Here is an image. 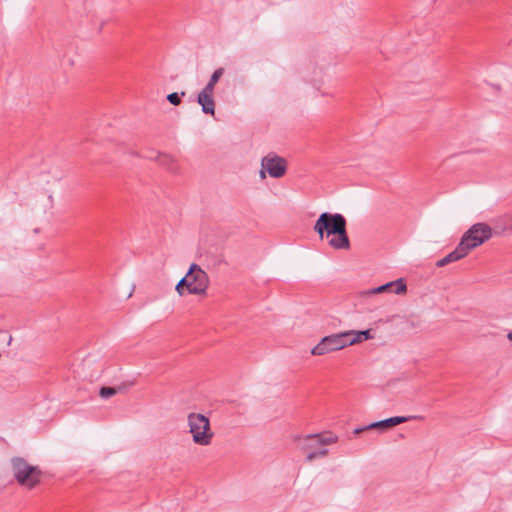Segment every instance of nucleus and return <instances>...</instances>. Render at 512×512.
<instances>
[{
  "instance_id": "6ab92c4d",
  "label": "nucleus",
  "mask_w": 512,
  "mask_h": 512,
  "mask_svg": "<svg viewBox=\"0 0 512 512\" xmlns=\"http://www.w3.org/2000/svg\"><path fill=\"white\" fill-rule=\"evenodd\" d=\"M177 284L185 287L188 290L189 279H187V274L183 278H181Z\"/></svg>"
},
{
  "instance_id": "2eb2a0df",
  "label": "nucleus",
  "mask_w": 512,
  "mask_h": 512,
  "mask_svg": "<svg viewBox=\"0 0 512 512\" xmlns=\"http://www.w3.org/2000/svg\"><path fill=\"white\" fill-rule=\"evenodd\" d=\"M223 74H224V68H222V67L217 68L211 75V77H210L208 83L205 85L204 89H206L207 91L209 90L211 92H214L215 85L217 84L219 79L223 76Z\"/></svg>"
},
{
  "instance_id": "dca6fc26",
  "label": "nucleus",
  "mask_w": 512,
  "mask_h": 512,
  "mask_svg": "<svg viewBox=\"0 0 512 512\" xmlns=\"http://www.w3.org/2000/svg\"><path fill=\"white\" fill-rule=\"evenodd\" d=\"M319 447H315L313 449H304L308 451L306 460L308 462H312L317 458L325 457L328 454V450L326 448L318 449Z\"/></svg>"
},
{
  "instance_id": "f03ea898",
  "label": "nucleus",
  "mask_w": 512,
  "mask_h": 512,
  "mask_svg": "<svg viewBox=\"0 0 512 512\" xmlns=\"http://www.w3.org/2000/svg\"><path fill=\"white\" fill-rule=\"evenodd\" d=\"M187 425L195 444L200 446H208L211 444L214 433L211 430L208 417L201 413H189L187 416Z\"/></svg>"
},
{
  "instance_id": "39448f33",
  "label": "nucleus",
  "mask_w": 512,
  "mask_h": 512,
  "mask_svg": "<svg viewBox=\"0 0 512 512\" xmlns=\"http://www.w3.org/2000/svg\"><path fill=\"white\" fill-rule=\"evenodd\" d=\"M492 236V229L486 223H476L464 233L460 242L469 253L472 249L480 246Z\"/></svg>"
},
{
  "instance_id": "f8f14e48",
  "label": "nucleus",
  "mask_w": 512,
  "mask_h": 512,
  "mask_svg": "<svg viewBox=\"0 0 512 512\" xmlns=\"http://www.w3.org/2000/svg\"><path fill=\"white\" fill-rule=\"evenodd\" d=\"M468 254L465 247L462 245L461 242L457 245V247L450 252L448 255L443 257L442 259L438 260L436 262L437 267H444L452 262H456L462 258H464Z\"/></svg>"
},
{
  "instance_id": "6e6552de",
  "label": "nucleus",
  "mask_w": 512,
  "mask_h": 512,
  "mask_svg": "<svg viewBox=\"0 0 512 512\" xmlns=\"http://www.w3.org/2000/svg\"><path fill=\"white\" fill-rule=\"evenodd\" d=\"M338 437L330 432L324 434H309L305 437L302 449H313L337 442Z\"/></svg>"
},
{
  "instance_id": "aec40b11",
  "label": "nucleus",
  "mask_w": 512,
  "mask_h": 512,
  "mask_svg": "<svg viewBox=\"0 0 512 512\" xmlns=\"http://www.w3.org/2000/svg\"><path fill=\"white\" fill-rule=\"evenodd\" d=\"M160 161H161V163L163 165H167L170 162L172 163L174 160H173V158L171 156L163 155V156H161V160Z\"/></svg>"
},
{
  "instance_id": "1a4fd4ad",
  "label": "nucleus",
  "mask_w": 512,
  "mask_h": 512,
  "mask_svg": "<svg viewBox=\"0 0 512 512\" xmlns=\"http://www.w3.org/2000/svg\"><path fill=\"white\" fill-rule=\"evenodd\" d=\"M407 290V286L402 278L388 282L384 285L378 286L376 288L369 289L365 291L366 295H375L380 293H395L397 295H401L405 293Z\"/></svg>"
},
{
  "instance_id": "a211bd4d",
  "label": "nucleus",
  "mask_w": 512,
  "mask_h": 512,
  "mask_svg": "<svg viewBox=\"0 0 512 512\" xmlns=\"http://www.w3.org/2000/svg\"><path fill=\"white\" fill-rule=\"evenodd\" d=\"M186 92L182 91L180 94L173 92L167 95V100L170 104L178 106L181 104V96H185Z\"/></svg>"
},
{
  "instance_id": "20e7f679",
  "label": "nucleus",
  "mask_w": 512,
  "mask_h": 512,
  "mask_svg": "<svg viewBox=\"0 0 512 512\" xmlns=\"http://www.w3.org/2000/svg\"><path fill=\"white\" fill-rule=\"evenodd\" d=\"M350 346L347 332L334 333L323 337L320 342L311 349L314 356H322L334 351L342 350Z\"/></svg>"
},
{
  "instance_id": "423d86ee",
  "label": "nucleus",
  "mask_w": 512,
  "mask_h": 512,
  "mask_svg": "<svg viewBox=\"0 0 512 512\" xmlns=\"http://www.w3.org/2000/svg\"><path fill=\"white\" fill-rule=\"evenodd\" d=\"M189 279L188 294L204 296L210 284L208 274L196 263H192L187 271Z\"/></svg>"
},
{
  "instance_id": "f257e3e1",
  "label": "nucleus",
  "mask_w": 512,
  "mask_h": 512,
  "mask_svg": "<svg viewBox=\"0 0 512 512\" xmlns=\"http://www.w3.org/2000/svg\"><path fill=\"white\" fill-rule=\"evenodd\" d=\"M346 218L340 213L323 212L314 224V231L320 239L329 238L328 244L336 250L349 249L350 241L347 234Z\"/></svg>"
},
{
  "instance_id": "b1692460",
  "label": "nucleus",
  "mask_w": 512,
  "mask_h": 512,
  "mask_svg": "<svg viewBox=\"0 0 512 512\" xmlns=\"http://www.w3.org/2000/svg\"><path fill=\"white\" fill-rule=\"evenodd\" d=\"M507 338L512 341V331L508 333Z\"/></svg>"
},
{
  "instance_id": "4468645a",
  "label": "nucleus",
  "mask_w": 512,
  "mask_h": 512,
  "mask_svg": "<svg viewBox=\"0 0 512 512\" xmlns=\"http://www.w3.org/2000/svg\"><path fill=\"white\" fill-rule=\"evenodd\" d=\"M495 229L512 232V214H506L495 221Z\"/></svg>"
},
{
  "instance_id": "4be33fe9",
  "label": "nucleus",
  "mask_w": 512,
  "mask_h": 512,
  "mask_svg": "<svg viewBox=\"0 0 512 512\" xmlns=\"http://www.w3.org/2000/svg\"><path fill=\"white\" fill-rule=\"evenodd\" d=\"M367 430H372V429L371 428H367V426L359 427V428L354 429L353 433L355 435H358V434H360V433H362L364 431H367Z\"/></svg>"
},
{
  "instance_id": "5701e85b",
  "label": "nucleus",
  "mask_w": 512,
  "mask_h": 512,
  "mask_svg": "<svg viewBox=\"0 0 512 512\" xmlns=\"http://www.w3.org/2000/svg\"><path fill=\"white\" fill-rule=\"evenodd\" d=\"M266 173H267L266 169L261 166V170L259 172L261 179L266 178Z\"/></svg>"
},
{
  "instance_id": "ddd939ff",
  "label": "nucleus",
  "mask_w": 512,
  "mask_h": 512,
  "mask_svg": "<svg viewBox=\"0 0 512 512\" xmlns=\"http://www.w3.org/2000/svg\"><path fill=\"white\" fill-rule=\"evenodd\" d=\"M346 332H347V336L349 338L350 346L357 344V343H361L364 340H369V339L373 338L370 329L362 330V331L349 330Z\"/></svg>"
},
{
  "instance_id": "9b49d317",
  "label": "nucleus",
  "mask_w": 512,
  "mask_h": 512,
  "mask_svg": "<svg viewBox=\"0 0 512 512\" xmlns=\"http://www.w3.org/2000/svg\"><path fill=\"white\" fill-rule=\"evenodd\" d=\"M214 92L202 89L197 97V102L202 108V112L209 115L215 114V101L213 98Z\"/></svg>"
},
{
  "instance_id": "7ed1b4c3",
  "label": "nucleus",
  "mask_w": 512,
  "mask_h": 512,
  "mask_svg": "<svg viewBox=\"0 0 512 512\" xmlns=\"http://www.w3.org/2000/svg\"><path fill=\"white\" fill-rule=\"evenodd\" d=\"M11 466L13 475L21 486L32 489L40 482L41 471L28 464L25 459L15 457L11 460Z\"/></svg>"
},
{
  "instance_id": "412c9836",
  "label": "nucleus",
  "mask_w": 512,
  "mask_h": 512,
  "mask_svg": "<svg viewBox=\"0 0 512 512\" xmlns=\"http://www.w3.org/2000/svg\"><path fill=\"white\" fill-rule=\"evenodd\" d=\"M175 290H176V292L178 293L179 296H183V295H185V291L187 289L185 287H183V286H180V285L176 284Z\"/></svg>"
},
{
  "instance_id": "f3484780",
  "label": "nucleus",
  "mask_w": 512,
  "mask_h": 512,
  "mask_svg": "<svg viewBox=\"0 0 512 512\" xmlns=\"http://www.w3.org/2000/svg\"><path fill=\"white\" fill-rule=\"evenodd\" d=\"M121 388H115V387H102L99 391V395L103 399H108L114 395H116Z\"/></svg>"
},
{
  "instance_id": "0eeeda50",
  "label": "nucleus",
  "mask_w": 512,
  "mask_h": 512,
  "mask_svg": "<svg viewBox=\"0 0 512 512\" xmlns=\"http://www.w3.org/2000/svg\"><path fill=\"white\" fill-rule=\"evenodd\" d=\"M261 166L266 169L269 176L273 178L282 177L287 170L286 161L279 156L267 155L262 158Z\"/></svg>"
},
{
  "instance_id": "9d476101",
  "label": "nucleus",
  "mask_w": 512,
  "mask_h": 512,
  "mask_svg": "<svg viewBox=\"0 0 512 512\" xmlns=\"http://www.w3.org/2000/svg\"><path fill=\"white\" fill-rule=\"evenodd\" d=\"M416 418H417V416H408V417L394 416V417H390V418H387L384 420L373 422V423L367 425V428H371L372 430H378L379 432H384L396 425L405 423V422L409 421L410 419H416Z\"/></svg>"
}]
</instances>
